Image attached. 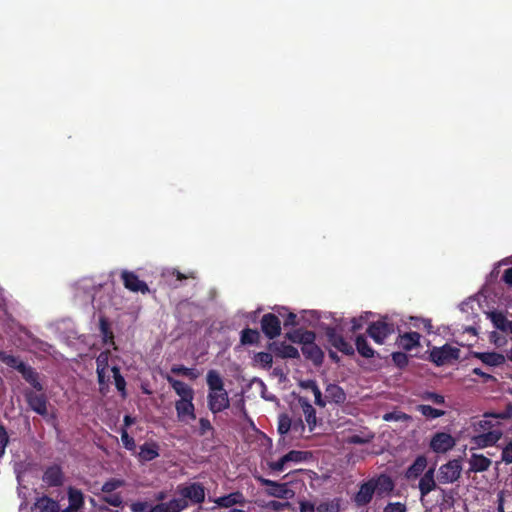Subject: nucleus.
<instances>
[{
  "label": "nucleus",
  "mask_w": 512,
  "mask_h": 512,
  "mask_svg": "<svg viewBox=\"0 0 512 512\" xmlns=\"http://www.w3.org/2000/svg\"><path fill=\"white\" fill-rule=\"evenodd\" d=\"M420 342V335L417 332H409L403 335H400L398 338L399 347L405 350H412L417 347Z\"/></svg>",
  "instance_id": "28"
},
{
  "label": "nucleus",
  "mask_w": 512,
  "mask_h": 512,
  "mask_svg": "<svg viewBox=\"0 0 512 512\" xmlns=\"http://www.w3.org/2000/svg\"><path fill=\"white\" fill-rule=\"evenodd\" d=\"M43 481L51 486L58 487L63 484V472L58 465L49 466L43 474Z\"/></svg>",
  "instance_id": "20"
},
{
  "label": "nucleus",
  "mask_w": 512,
  "mask_h": 512,
  "mask_svg": "<svg viewBox=\"0 0 512 512\" xmlns=\"http://www.w3.org/2000/svg\"><path fill=\"white\" fill-rule=\"evenodd\" d=\"M423 399L425 400H429L431 402H433L434 404H437V405H442L445 403V399H444V396L440 395V394H437V393H432V392H427L423 395Z\"/></svg>",
  "instance_id": "51"
},
{
  "label": "nucleus",
  "mask_w": 512,
  "mask_h": 512,
  "mask_svg": "<svg viewBox=\"0 0 512 512\" xmlns=\"http://www.w3.org/2000/svg\"><path fill=\"white\" fill-rule=\"evenodd\" d=\"M282 356L285 358H297L299 357V352L297 348L292 345H286L282 349Z\"/></svg>",
  "instance_id": "52"
},
{
  "label": "nucleus",
  "mask_w": 512,
  "mask_h": 512,
  "mask_svg": "<svg viewBox=\"0 0 512 512\" xmlns=\"http://www.w3.org/2000/svg\"><path fill=\"white\" fill-rule=\"evenodd\" d=\"M147 509V505L144 503H136L132 506L134 512H144Z\"/></svg>",
  "instance_id": "64"
},
{
  "label": "nucleus",
  "mask_w": 512,
  "mask_h": 512,
  "mask_svg": "<svg viewBox=\"0 0 512 512\" xmlns=\"http://www.w3.org/2000/svg\"><path fill=\"white\" fill-rule=\"evenodd\" d=\"M363 320H364L363 316H361L359 318H353L351 320V322H352V330L356 331V330L360 329L362 327V321Z\"/></svg>",
  "instance_id": "61"
},
{
  "label": "nucleus",
  "mask_w": 512,
  "mask_h": 512,
  "mask_svg": "<svg viewBox=\"0 0 512 512\" xmlns=\"http://www.w3.org/2000/svg\"><path fill=\"white\" fill-rule=\"evenodd\" d=\"M475 357L488 366H500L505 362V356L496 352H478Z\"/></svg>",
  "instance_id": "26"
},
{
  "label": "nucleus",
  "mask_w": 512,
  "mask_h": 512,
  "mask_svg": "<svg viewBox=\"0 0 512 512\" xmlns=\"http://www.w3.org/2000/svg\"><path fill=\"white\" fill-rule=\"evenodd\" d=\"M393 361L399 366L403 367L408 363V357L405 353L396 352L392 354Z\"/></svg>",
  "instance_id": "56"
},
{
  "label": "nucleus",
  "mask_w": 512,
  "mask_h": 512,
  "mask_svg": "<svg viewBox=\"0 0 512 512\" xmlns=\"http://www.w3.org/2000/svg\"><path fill=\"white\" fill-rule=\"evenodd\" d=\"M121 441H122L123 446L128 449L129 439H128V430L126 428L121 429Z\"/></svg>",
  "instance_id": "62"
},
{
  "label": "nucleus",
  "mask_w": 512,
  "mask_h": 512,
  "mask_svg": "<svg viewBox=\"0 0 512 512\" xmlns=\"http://www.w3.org/2000/svg\"><path fill=\"white\" fill-rule=\"evenodd\" d=\"M502 429H492L482 433H476L471 437L473 448L483 449L495 445L502 437Z\"/></svg>",
  "instance_id": "9"
},
{
  "label": "nucleus",
  "mask_w": 512,
  "mask_h": 512,
  "mask_svg": "<svg viewBox=\"0 0 512 512\" xmlns=\"http://www.w3.org/2000/svg\"><path fill=\"white\" fill-rule=\"evenodd\" d=\"M215 504L219 507L230 508L234 505H242L245 503V498L240 492H233L228 495L218 497L214 500Z\"/></svg>",
  "instance_id": "24"
},
{
  "label": "nucleus",
  "mask_w": 512,
  "mask_h": 512,
  "mask_svg": "<svg viewBox=\"0 0 512 512\" xmlns=\"http://www.w3.org/2000/svg\"><path fill=\"white\" fill-rule=\"evenodd\" d=\"M323 398L326 400V404H342L346 400V393L339 385L330 383L325 388V396Z\"/></svg>",
  "instance_id": "18"
},
{
  "label": "nucleus",
  "mask_w": 512,
  "mask_h": 512,
  "mask_svg": "<svg viewBox=\"0 0 512 512\" xmlns=\"http://www.w3.org/2000/svg\"><path fill=\"white\" fill-rule=\"evenodd\" d=\"M501 460L505 464H512V442L507 443L502 448Z\"/></svg>",
  "instance_id": "48"
},
{
  "label": "nucleus",
  "mask_w": 512,
  "mask_h": 512,
  "mask_svg": "<svg viewBox=\"0 0 512 512\" xmlns=\"http://www.w3.org/2000/svg\"><path fill=\"white\" fill-rule=\"evenodd\" d=\"M462 463L460 459H452L438 469L437 479L440 484H452L461 477Z\"/></svg>",
  "instance_id": "2"
},
{
  "label": "nucleus",
  "mask_w": 512,
  "mask_h": 512,
  "mask_svg": "<svg viewBox=\"0 0 512 512\" xmlns=\"http://www.w3.org/2000/svg\"><path fill=\"white\" fill-rule=\"evenodd\" d=\"M375 490V493L379 496L388 494L393 490L394 484L390 477L386 475H380L377 478L370 479Z\"/></svg>",
  "instance_id": "23"
},
{
  "label": "nucleus",
  "mask_w": 512,
  "mask_h": 512,
  "mask_svg": "<svg viewBox=\"0 0 512 512\" xmlns=\"http://www.w3.org/2000/svg\"><path fill=\"white\" fill-rule=\"evenodd\" d=\"M206 383L208 386L207 403L210 411L216 414L229 408V396L220 373L216 370H209L206 375Z\"/></svg>",
  "instance_id": "1"
},
{
  "label": "nucleus",
  "mask_w": 512,
  "mask_h": 512,
  "mask_svg": "<svg viewBox=\"0 0 512 512\" xmlns=\"http://www.w3.org/2000/svg\"><path fill=\"white\" fill-rule=\"evenodd\" d=\"M299 404L305 416V420L309 425L310 431H312L316 426V411L314 407L309 403V401L303 397L299 398Z\"/></svg>",
  "instance_id": "27"
},
{
  "label": "nucleus",
  "mask_w": 512,
  "mask_h": 512,
  "mask_svg": "<svg viewBox=\"0 0 512 512\" xmlns=\"http://www.w3.org/2000/svg\"><path fill=\"white\" fill-rule=\"evenodd\" d=\"M383 512H406V506L400 502L389 503Z\"/></svg>",
  "instance_id": "55"
},
{
  "label": "nucleus",
  "mask_w": 512,
  "mask_h": 512,
  "mask_svg": "<svg viewBox=\"0 0 512 512\" xmlns=\"http://www.w3.org/2000/svg\"><path fill=\"white\" fill-rule=\"evenodd\" d=\"M123 485V481L118 479H111L102 485L101 491L103 492V500L111 506L118 507L122 503V499L115 490Z\"/></svg>",
  "instance_id": "10"
},
{
  "label": "nucleus",
  "mask_w": 512,
  "mask_h": 512,
  "mask_svg": "<svg viewBox=\"0 0 512 512\" xmlns=\"http://www.w3.org/2000/svg\"><path fill=\"white\" fill-rule=\"evenodd\" d=\"M130 291L145 294L149 292V288L144 281L139 280L137 276L130 272Z\"/></svg>",
  "instance_id": "37"
},
{
  "label": "nucleus",
  "mask_w": 512,
  "mask_h": 512,
  "mask_svg": "<svg viewBox=\"0 0 512 512\" xmlns=\"http://www.w3.org/2000/svg\"><path fill=\"white\" fill-rule=\"evenodd\" d=\"M165 379L174 389L175 393L179 396L177 401H184L194 399V390L188 384L175 379L170 374L165 375Z\"/></svg>",
  "instance_id": "13"
},
{
  "label": "nucleus",
  "mask_w": 512,
  "mask_h": 512,
  "mask_svg": "<svg viewBox=\"0 0 512 512\" xmlns=\"http://www.w3.org/2000/svg\"><path fill=\"white\" fill-rule=\"evenodd\" d=\"M266 508L273 512H280V511L291 509L292 505L288 500H285V501L272 500L266 504Z\"/></svg>",
  "instance_id": "38"
},
{
  "label": "nucleus",
  "mask_w": 512,
  "mask_h": 512,
  "mask_svg": "<svg viewBox=\"0 0 512 512\" xmlns=\"http://www.w3.org/2000/svg\"><path fill=\"white\" fill-rule=\"evenodd\" d=\"M159 456V445L155 442H146L140 446L137 457L140 462H148Z\"/></svg>",
  "instance_id": "21"
},
{
  "label": "nucleus",
  "mask_w": 512,
  "mask_h": 512,
  "mask_svg": "<svg viewBox=\"0 0 512 512\" xmlns=\"http://www.w3.org/2000/svg\"><path fill=\"white\" fill-rule=\"evenodd\" d=\"M113 373L114 383L119 392H121L122 396H126V381L124 377L120 373V369L116 366L111 369Z\"/></svg>",
  "instance_id": "36"
},
{
  "label": "nucleus",
  "mask_w": 512,
  "mask_h": 512,
  "mask_svg": "<svg viewBox=\"0 0 512 512\" xmlns=\"http://www.w3.org/2000/svg\"><path fill=\"white\" fill-rule=\"evenodd\" d=\"M459 353V348L446 344L442 347H433L430 352V358L435 364L440 366L458 359L460 356Z\"/></svg>",
  "instance_id": "6"
},
{
  "label": "nucleus",
  "mask_w": 512,
  "mask_h": 512,
  "mask_svg": "<svg viewBox=\"0 0 512 512\" xmlns=\"http://www.w3.org/2000/svg\"><path fill=\"white\" fill-rule=\"evenodd\" d=\"M503 280L508 285H512V268H508L503 275Z\"/></svg>",
  "instance_id": "63"
},
{
  "label": "nucleus",
  "mask_w": 512,
  "mask_h": 512,
  "mask_svg": "<svg viewBox=\"0 0 512 512\" xmlns=\"http://www.w3.org/2000/svg\"><path fill=\"white\" fill-rule=\"evenodd\" d=\"M199 425H200V434L201 435H204L207 431L212 429L210 421L206 418H201L199 420Z\"/></svg>",
  "instance_id": "58"
},
{
  "label": "nucleus",
  "mask_w": 512,
  "mask_h": 512,
  "mask_svg": "<svg viewBox=\"0 0 512 512\" xmlns=\"http://www.w3.org/2000/svg\"><path fill=\"white\" fill-rule=\"evenodd\" d=\"M434 473H435V469L430 468L419 479L418 489L420 492V501L424 507H427L426 502H425V497L430 492L437 489V483L435 480Z\"/></svg>",
  "instance_id": "11"
},
{
  "label": "nucleus",
  "mask_w": 512,
  "mask_h": 512,
  "mask_svg": "<svg viewBox=\"0 0 512 512\" xmlns=\"http://www.w3.org/2000/svg\"><path fill=\"white\" fill-rule=\"evenodd\" d=\"M69 500L73 507L78 508L83 504L82 493L77 490H71L69 492Z\"/></svg>",
  "instance_id": "47"
},
{
  "label": "nucleus",
  "mask_w": 512,
  "mask_h": 512,
  "mask_svg": "<svg viewBox=\"0 0 512 512\" xmlns=\"http://www.w3.org/2000/svg\"><path fill=\"white\" fill-rule=\"evenodd\" d=\"M108 359H109V352L108 351L101 352L96 359L97 369L104 368V369L108 370Z\"/></svg>",
  "instance_id": "53"
},
{
  "label": "nucleus",
  "mask_w": 512,
  "mask_h": 512,
  "mask_svg": "<svg viewBox=\"0 0 512 512\" xmlns=\"http://www.w3.org/2000/svg\"><path fill=\"white\" fill-rule=\"evenodd\" d=\"M292 427L290 418L287 415H281L278 422V431L280 434H286Z\"/></svg>",
  "instance_id": "45"
},
{
  "label": "nucleus",
  "mask_w": 512,
  "mask_h": 512,
  "mask_svg": "<svg viewBox=\"0 0 512 512\" xmlns=\"http://www.w3.org/2000/svg\"><path fill=\"white\" fill-rule=\"evenodd\" d=\"M303 389L310 390L314 395L315 404L320 407H325L326 400L322 396V392L314 380H305L300 383Z\"/></svg>",
  "instance_id": "29"
},
{
  "label": "nucleus",
  "mask_w": 512,
  "mask_h": 512,
  "mask_svg": "<svg viewBox=\"0 0 512 512\" xmlns=\"http://www.w3.org/2000/svg\"><path fill=\"white\" fill-rule=\"evenodd\" d=\"M255 362L260 364L262 367H271L273 357L268 352H259L255 355Z\"/></svg>",
  "instance_id": "44"
},
{
  "label": "nucleus",
  "mask_w": 512,
  "mask_h": 512,
  "mask_svg": "<svg viewBox=\"0 0 512 512\" xmlns=\"http://www.w3.org/2000/svg\"><path fill=\"white\" fill-rule=\"evenodd\" d=\"M335 346L342 352L346 353V354H351L353 353V348L351 346V344H349L348 342H346L344 339L340 338L338 340L335 341Z\"/></svg>",
  "instance_id": "54"
},
{
  "label": "nucleus",
  "mask_w": 512,
  "mask_h": 512,
  "mask_svg": "<svg viewBox=\"0 0 512 512\" xmlns=\"http://www.w3.org/2000/svg\"><path fill=\"white\" fill-rule=\"evenodd\" d=\"M171 373L176 375H183L190 380H195L199 377V372L194 368H188L183 365H174L172 366Z\"/></svg>",
  "instance_id": "32"
},
{
  "label": "nucleus",
  "mask_w": 512,
  "mask_h": 512,
  "mask_svg": "<svg viewBox=\"0 0 512 512\" xmlns=\"http://www.w3.org/2000/svg\"><path fill=\"white\" fill-rule=\"evenodd\" d=\"M306 458V453L302 451H290L289 453L284 455V460L286 462H301Z\"/></svg>",
  "instance_id": "46"
},
{
  "label": "nucleus",
  "mask_w": 512,
  "mask_h": 512,
  "mask_svg": "<svg viewBox=\"0 0 512 512\" xmlns=\"http://www.w3.org/2000/svg\"><path fill=\"white\" fill-rule=\"evenodd\" d=\"M374 494L375 490L371 480H369L360 486L359 491L355 495L354 501L359 506L366 505L371 501Z\"/></svg>",
  "instance_id": "22"
},
{
  "label": "nucleus",
  "mask_w": 512,
  "mask_h": 512,
  "mask_svg": "<svg viewBox=\"0 0 512 512\" xmlns=\"http://www.w3.org/2000/svg\"><path fill=\"white\" fill-rule=\"evenodd\" d=\"M409 419H410V416H408L407 414L402 413L400 411H392V412H389V413H385L383 415V420L387 421V422H391V421H395V422L407 421Z\"/></svg>",
  "instance_id": "43"
},
{
  "label": "nucleus",
  "mask_w": 512,
  "mask_h": 512,
  "mask_svg": "<svg viewBox=\"0 0 512 512\" xmlns=\"http://www.w3.org/2000/svg\"><path fill=\"white\" fill-rule=\"evenodd\" d=\"M455 445L454 438L444 432L436 433L430 442L431 449L436 453H446Z\"/></svg>",
  "instance_id": "12"
},
{
  "label": "nucleus",
  "mask_w": 512,
  "mask_h": 512,
  "mask_svg": "<svg viewBox=\"0 0 512 512\" xmlns=\"http://www.w3.org/2000/svg\"><path fill=\"white\" fill-rule=\"evenodd\" d=\"M262 485L266 486V494L278 499L289 500L295 496V492L287 483H278L266 478H259Z\"/></svg>",
  "instance_id": "5"
},
{
  "label": "nucleus",
  "mask_w": 512,
  "mask_h": 512,
  "mask_svg": "<svg viewBox=\"0 0 512 512\" xmlns=\"http://www.w3.org/2000/svg\"><path fill=\"white\" fill-rule=\"evenodd\" d=\"M299 511L300 512H317V503H313L308 500H300L299 501Z\"/></svg>",
  "instance_id": "49"
},
{
  "label": "nucleus",
  "mask_w": 512,
  "mask_h": 512,
  "mask_svg": "<svg viewBox=\"0 0 512 512\" xmlns=\"http://www.w3.org/2000/svg\"><path fill=\"white\" fill-rule=\"evenodd\" d=\"M33 512H59V506L53 499L43 496L34 503Z\"/></svg>",
  "instance_id": "25"
},
{
  "label": "nucleus",
  "mask_w": 512,
  "mask_h": 512,
  "mask_svg": "<svg viewBox=\"0 0 512 512\" xmlns=\"http://www.w3.org/2000/svg\"><path fill=\"white\" fill-rule=\"evenodd\" d=\"M510 418L509 412L500 413H486L482 419H479L473 423V430L476 433L486 432L492 429H501L500 420Z\"/></svg>",
  "instance_id": "4"
},
{
  "label": "nucleus",
  "mask_w": 512,
  "mask_h": 512,
  "mask_svg": "<svg viewBox=\"0 0 512 512\" xmlns=\"http://www.w3.org/2000/svg\"><path fill=\"white\" fill-rule=\"evenodd\" d=\"M100 330L103 335V340L105 343L113 340V333L110 330V324L108 320L104 317L100 318Z\"/></svg>",
  "instance_id": "41"
},
{
  "label": "nucleus",
  "mask_w": 512,
  "mask_h": 512,
  "mask_svg": "<svg viewBox=\"0 0 512 512\" xmlns=\"http://www.w3.org/2000/svg\"><path fill=\"white\" fill-rule=\"evenodd\" d=\"M374 438V433L370 431H363L360 434H353L347 438L350 444H365Z\"/></svg>",
  "instance_id": "35"
},
{
  "label": "nucleus",
  "mask_w": 512,
  "mask_h": 512,
  "mask_svg": "<svg viewBox=\"0 0 512 512\" xmlns=\"http://www.w3.org/2000/svg\"><path fill=\"white\" fill-rule=\"evenodd\" d=\"M28 407L42 417L48 415V398L42 391L39 392L32 389H25L23 392Z\"/></svg>",
  "instance_id": "3"
},
{
  "label": "nucleus",
  "mask_w": 512,
  "mask_h": 512,
  "mask_svg": "<svg viewBox=\"0 0 512 512\" xmlns=\"http://www.w3.org/2000/svg\"><path fill=\"white\" fill-rule=\"evenodd\" d=\"M356 347L359 354H361L363 357H373L374 351L369 346L367 339L364 336H358L356 338Z\"/></svg>",
  "instance_id": "33"
},
{
  "label": "nucleus",
  "mask_w": 512,
  "mask_h": 512,
  "mask_svg": "<svg viewBox=\"0 0 512 512\" xmlns=\"http://www.w3.org/2000/svg\"><path fill=\"white\" fill-rule=\"evenodd\" d=\"M468 463L469 472L478 473L487 471L490 468L492 461L482 454L472 453Z\"/></svg>",
  "instance_id": "19"
},
{
  "label": "nucleus",
  "mask_w": 512,
  "mask_h": 512,
  "mask_svg": "<svg viewBox=\"0 0 512 512\" xmlns=\"http://www.w3.org/2000/svg\"><path fill=\"white\" fill-rule=\"evenodd\" d=\"M427 459L425 456H418L414 462L408 467L405 473L407 480L412 481L421 477L426 471Z\"/></svg>",
  "instance_id": "17"
},
{
  "label": "nucleus",
  "mask_w": 512,
  "mask_h": 512,
  "mask_svg": "<svg viewBox=\"0 0 512 512\" xmlns=\"http://www.w3.org/2000/svg\"><path fill=\"white\" fill-rule=\"evenodd\" d=\"M303 352L307 353L315 361L321 360V358H322V353H321L320 349L314 345L306 346L303 349Z\"/></svg>",
  "instance_id": "50"
},
{
  "label": "nucleus",
  "mask_w": 512,
  "mask_h": 512,
  "mask_svg": "<svg viewBox=\"0 0 512 512\" xmlns=\"http://www.w3.org/2000/svg\"><path fill=\"white\" fill-rule=\"evenodd\" d=\"M0 359L9 367L14 368L18 371V367L21 364H25L23 361H21L18 357L14 355H8L5 353H0Z\"/></svg>",
  "instance_id": "42"
},
{
  "label": "nucleus",
  "mask_w": 512,
  "mask_h": 512,
  "mask_svg": "<svg viewBox=\"0 0 512 512\" xmlns=\"http://www.w3.org/2000/svg\"><path fill=\"white\" fill-rule=\"evenodd\" d=\"M106 372L107 370L104 368L97 369L98 382L101 391L103 390V386L106 385Z\"/></svg>",
  "instance_id": "59"
},
{
  "label": "nucleus",
  "mask_w": 512,
  "mask_h": 512,
  "mask_svg": "<svg viewBox=\"0 0 512 512\" xmlns=\"http://www.w3.org/2000/svg\"><path fill=\"white\" fill-rule=\"evenodd\" d=\"M286 463L287 462H286V460H284V456H283L278 461L271 463L270 467H271V469H273L275 471H283Z\"/></svg>",
  "instance_id": "60"
},
{
  "label": "nucleus",
  "mask_w": 512,
  "mask_h": 512,
  "mask_svg": "<svg viewBox=\"0 0 512 512\" xmlns=\"http://www.w3.org/2000/svg\"><path fill=\"white\" fill-rule=\"evenodd\" d=\"M488 317L497 329L502 331H510L512 321L508 320L503 313L492 311L488 313Z\"/></svg>",
  "instance_id": "30"
},
{
  "label": "nucleus",
  "mask_w": 512,
  "mask_h": 512,
  "mask_svg": "<svg viewBox=\"0 0 512 512\" xmlns=\"http://www.w3.org/2000/svg\"><path fill=\"white\" fill-rule=\"evenodd\" d=\"M261 328L263 333L269 338L273 339L280 335L281 326L279 319L274 314H265L261 320Z\"/></svg>",
  "instance_id": "14"
},
{
  "label": "nucleus",
  "mask_w": 512,
  "mask_h": 512,
  "mask_svg": "<svg viewBox=\"0 0 512 512\" xmlns=\"http://www.w3.org/2000/svg\"><path fill=\"white\" fill-rule=\"evenodd\" d=\"M18 372L36 391H44V387L39 381V374L33 367L27 364H21L18 367Z\"/></svg>",
  "instance_id": "16"
},
{
  "label": "nucleus",
  "mask_w": 512,
  "mask_h": 512,
  "mask_svg": "<svg viewBox=\"0 0 512 512\" xmlns=\"http://www.w3.org/2000/svg\"><path fill=\"white\" fill-rule=\"evenodd\" d=\"M164 512H181L188 506L187 500L182 498H174L167 503H161Z\"/></svg>",
  "instance_id": "31"
},
{
  "label": "nucleus",
  "mask_w": 512,
  "mask_h": 512,
  "mask_svg": "<svg viewBox=\"0 0 512 512\" xmlns=\"http://www.w3.org/2000/svg\"><path fill=\"white\" fill-rule=\"evenodd\" d=\"M339 505L336 500H325L317 503V512H338Z\"/></svg>",
  "instance_id": "39"
},
{
  "label": "nucleus",
  "mask_w": 512,
  "mask_h": 512,
  "mask_svg": "<svg viewBox=\"0 0 512 512\" xmlns=\"http://www.w3.org/2000/svg\"><path fill=\"white\" fill-rule=\"evenodd\" d=\"M259 339V333L253 329H244L241 333V342L243 344H254Z\"/></svg>",
  "instance_id": "40"
},
{
  "label": "nucleus",
  "mask_w": 512,
  "mask_h": 512,
  "mask_svg": "<svg viewBox=\"0 0 512 512\" xmlns=\"http://www.w3.org/2000/svg\"><path fill=\"white\" fill-rule=\"evenodd\" d=\"M394 332V325L383 318L372 323L368 328L369 336L377 343L383 344L386 338Z\"/></svg>",
  "instance_id": "8"
},
{
  "label": "nucleus",
  "mask_w": 512,
  "mask_h": 512,
  "mask_svg": "<svg viewBox=\"0 0 512 512\" xmlns=\"http://www.w3.org/2000/svg\"><path fill=\"white\" fill-rule=\"evenodd\" d=\"M177 493L179 496L193 504H200L205 499V488L200 483H190L178 486Z\"/></svg>",
  "instance_id": "7"
},
{
  "label": "nucleus",
  "mask_w": 512,
  "mask_h": 512,
  "mask_svg": "<svg viewBox=\"0 0 512 512\" xmlns=\"http://www.w3.org/2000/svg\"><path fill=\"white\" fill-rule=\"evenodd\" d=\"M175 409H176V413H177V418L181 422H188L190 420L196 419L195 406L193 403V399L184 400V401H176Z\"/></svg>",
  "instance_id": "15"
},
{
  "label": "nucleus",
  "mask_w": 512,
  "mask_h": 512,
  "mask_svg": "<svg viewBox=\"0 0 512 512\" xmlns=\"http://www.w3.org/2000/svg\"><path fill=\"white\" fill-rule=\"evenodd\" d=\"M411 320L413 321V326L414 327H417L419 328L420 327V323L423 324L424 328L430 332L431 329H432V324H431V321L429 319H419V318H415V317H412Z\"/></svg>",
  "instance_id": "57"
},
{
  "label": "nucleus",
  "mask_w": 512,
  "mask_h": 512,
  "mask_svg": "<svg viewBox=\"0 0 512 512\" xmlns=\"http://www.w3.org/2000/svg\"><path fill=\"white\" fill-rule=\"evenodd\" d=\"M417 410L425 417L430 419H436L445 415L444 410L433 408L429 405H418Z\"/></svg>",
  "instance_id": "34"
}]
</instances>
